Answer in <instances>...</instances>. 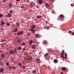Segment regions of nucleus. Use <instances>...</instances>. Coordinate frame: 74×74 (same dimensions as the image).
Returning a JSON list of instances; mask_svg holds the SVG:
<instances>
[{
	"instance_id": "obj_35",
	"label": "nucleus",
	"mask_w": 74,
	"mask_h": 74,
	"mask_svg": "<svg viewBox=\"0 0 74 74\" xmlns=\"http://www.w3.org/2000/svg\"><path fill=\"white\" fill-rule=\"evenodd\" d=\"M46 28L47 29V30H48L49 29V27H47V28Z\"/></svg>"
},
{
	"instance_id": "obj_6",
	"label": "nucleus",
	"mask_w": 74,
	"mask_h": 74,
	"mask_svg": "<svg viewBox=\"0 0 74 74\" xmlns=\"http://www.w3.org/2000/svg\"><path fill=\"white\" fill-rule=\"evenodd\" d=\"M30 30L32 32V33H33V32H35V30H34V29L32 28H31Z\"/></svg>"
},
{
	"instance_id": "obj_25",
	"label": "nucleus",
	"mask_w": 74,
	"mask_h": 74,
	"mask_svg": "<svg viewBox=\"0 0 74 74\" xmlns=\"http://www.w3.org/2000/svg\"><path fill=\"white\" fill-rule=\"evenodd\" d=\"M20 34H22V33H23V31H21L20 33Z\"/></svg>"
},
{
	"instance_id": "obj_24",
	"label": "nucleus",
	"mask_w": 74,
	"mask_h": 74,
	"mask_svg": "<svg viewBox=\"0 0 74 74\" xmlns=\"http://www.w3.org/2000/svg\"><path fill=\"white\" fill-rule=\"evenodd\" d=\"M7 26H9L10 25V24L9 23H7Z\"/></svg>"
},
{
	"instance_id": "obj_10",
	"label": "nucleus",
	"mask_w": 74,
	"mask_h": 74,
	"mask_svg": "<svg viewBox=\"0 0 74 74\" xmlns=\"http://www.w3.org/2000/svg\"><path fill=\"white\" fill-rule=\"evenodd\" d=\"M27 36H28V37H29V36H31V34L30 33V32H28V33H27Z\"/></svg>"
},
{
	"instance_id": "obj_41",
	"label": "nucleus",
	"mask_w": 74,
	"mask_h": 74,
	"mask_svg": "<svg viewBox=\"0 0 74 74\" xmlns=\"http://www.w3.org/2000/svg\"><path fill=\"white\" fill-rule=\"evenodd\" d=\"M10 13H12V11H11L10 12Z\"/></svg>"
},
{
	"instance_id": "obj_53",
	"label": "nucleus",
	"mask_w": 74,
	"mask_h": 74,
	"mask_svg": "<svg viewBox=\"0 0 74 74\" xmlns=\"http://www.w3.org/2000/svg\"><path fill=\"white\" fill-rule=\"evenodd\" d=\"M33 52H34V51L33 50Z\"/></svg>"
},
{
	"instance_id": "obj_37",
	"label": "nucleus",
	"mask_w": 74,
	"mask_h": 74,
	"mask_svg": "<svg viewBox=\"0 0 74 74\" xmlns=\"http://www.w3.org/2000/svg\"><path fill=\"white\" fill-rule=\"evenodd\" d=\"M1 30H3V27H1Z\"/></svg>"
},
{
	"instance_id": "obj_26",
	"label": "nucleus",
	"mask_w": 74,
	"mask_h": 74,
	"mask_svg": "<svg viewBox=\"0 0 74 74\" xmlns=\"http://www.w3.org/2000/svg\"><path fill=\"white\" fill-rule=\"evenodd\" d=\"M25 55H28V53H25Z\"/></svg>"
},
{
	"instance_id": "obj_13",
	"label": "nucleus",
	"mask_w": 74,
	"mask_h": 74,
	"mask_svg": "<svg viewBox=\"0 0 74 74\" xmlns=\"http://www.w3.org/2000/svg\"><path fill=\"white\" fill-rule=\"evenodd\" d=\"M17 49H18V51H19V50H20V49H22V47H18Z\"/></svg>"
},
{
	"instance_id": "obj_9",
	"label": "nucleus",
	"mask_w": 74,
	"mask_h": 74,
	"mask_svg": "<svg viewBox=\"0 0 74 74\" xmlns=\"http://www.w3.org/2000/svg\"><path fill=\"white\" fill-rule=\"evenodd\" d=\"M17 30L18 29H17V28L16 27L15 28V29L14 30V32H16Z\"/></svg>"
},
{
	"instance_id": "obj_22",
	"label": "nucleus",
	"mask_w": 74,
	"mask_h": 74,
	"mask_svg": "<svg viewBox=\"0 0 74 74\" xmlns=\"http://www.w3.org/2000/svg\"><path fill=\"white\" fill-rule=\"evenodd\" d=\"M3 16V14H0V18H1L2 16Z\"/></svg>"
},
{
	"instance_id": "obj_16",
	"label": "nucleus",
	"mask_w": 74,
	"mask_h": 74,
	"mask_svg": "<svg viewBox=\"0 0 74 74\" xmlns=\"http://www.w3.org/2000/svg\"><path fill=\"white\" fill-rule=\"evenodd\" d=\"M20 24V23H19L17 22L16 23L17 26H18L19 27V24Z\"/></svg>"
},
{
	"instance_id": "obj_40",
	"label": "nucleus",
	"mask_w": 74,
	"mask_h": 74,
	"mask_svg": "<svg viewBox=\"0 0 74 74\" xmlns=\"http://www.w3.org/2000/svg\"><path fill=\"white\" fill-rule=\"evenodd\" d=\"M65 56H67V54H65Z\"/></svg>"
},
{
	"instance_id": "obj_17",
	"label": "nucleus",
	"mask_w": 74,
	"mask_h": 74,
	"mask_svg": "<svg viewBox=\"0 0 74 74\" xmlns=\"http://www.w3.org/2000/svg\"><path fill=\"white\" fill-rule=\"evenodd\" d=\"M35 37H36L37 38H38V34H35Z\"/></svg>"
},
{
	"instance_id": "obj_19",
	"label": "nucleus",
	"mask_w": 74,
	"mask_h": 74,
	"mask_svg": "<svg viewBox=\"0 0 74 74\" xmlns=\"http://www.w3.org/2000/svg\"><path fill=\"white\" fill-rule=\"evenodd\" d=\"M26 45V44L24 42H23L22 44V46H24V45Z\"/></svg>"
},
{
	"instance_id": "obj_8",
	"label": "nucleus",
	"mask_w": 74,
	"mask_h": 74,
	"mask_svg": "<svg viewBox=\"0 0 74 74\" xmlns=\"http://www.w3.org/2000/svg\"><path fill=\"white\" fill-rule=\"evenodd\" d=\"M60 16L61 18H64V16L62 14L60 15Z\"/></svg>"
},
{
	"instance_id": "obj_15",
	"label": "nucleus",
	"mask_w": 74,
	"mask_h": 74,
	"mask_svg": "<svg viewBox=\"0 0 74 74\" xmlns=\"http://www.w3.org/2000/svg\"><path fill=\"white\" fill-rule=\"evenodd\" d=\"M29 43L30 44L32 45V44H33V41L31 40L29 42Z\"/></svg>"
},
{
	"instance_id": "obj_42",
	"label": "nucleus",
	"mask_w": 74,
	"mask_h": 74,
	"mask_svg": "<svg viewBox=\"0 0 74 74\" xmlns=\"http://www.w3.org/2000/svg\"><path fill=\"white\" fill-rule=\"evenodd\" d=\"M5 41V39H3V41L4 42V41Z\"/></svg>"
},
{
	"instance_id": "obj_52",
	"label": "nucleus",
	"mask_w": 74,
	"mask_h": 74,
	"mask_svg": "<svg viewBox=\"0 0 74 74\" xmlns=\"http://www.w3.org/2000/svg\"><path fill=\"white\" fill-rule=\"evenodd\" d=\"M30 17H28V18H29Z\"/></svg>"
},
{
	"instance_id": "obj_12",
	"label": "nucleus",
	"mask_w": 74,
	"mask_h": 74,
	"mask_svg": "<svg viewBox=\"0 0 74 74\" xmlns=\"http://www.w3.org/2000/svg\"><path fill=\"white\" fill-rule=\"evenodd\" d=\"M33 49H35L36 48V46L34 45H32V46L31 47Z\"/></svg>"
},
{
	"instance_id": "obj_32",
	"label": "nucleus",
	"mask_w": 74,
	"mask_h": 74,
	"mask_svg": "<svg viewBox=\"0 0 74 74\" xmlns=\"http://www.w3.org/2000/svg\"><path fill=\"white\" fill-rule=\"evenodd\" d=\"M46 23H49L48 21H46Z\"/></svg>"
},
{
	"instance_id": "obj_48",
	"label": "nucleus",
	"mask_w": 74,
	"mask_h": 74,
	"mask_svg": "<svg viewBox=\"0 0 74 74\" xmlns=\"http://www.w3.org/2000/svg\"><path fill=\"white\" fill-rule=\"evenodd\" d=\"M41 53V52H40V53H39V55Z\"/></svg>"
},
{
	"instance_id": "obj_3",
	"label": "nucleus",
	"mask_w": 74,
	"mask_h": 74,
	"mask_svg": "<svg viewBox=\"0 0 74 74\" xmlns=\"http://www.w3.org/2000/svg\"><path fill=\"white\" fill-rule=\"evenodd\" d=\"M38 3L41 5L42 3H43V2H42V0H39L38 1Z\"/></svg>"
},
{
	"instance_id": "obj_46",
	"label": "nucleus",
	"mask_w": 74,
	"mask_h": 74,
	"mask_svg": "<svg viewBox=\"0 0 74 74\" xmlns=\"http://www.w3.org/2000/svg\"><path fill=\"white\" fill-rule=\"evenodd\" d=\"M30 11H31V12H32V10H30Z\"/></svg>"
},
{
	"instance_id": "obj_31",
	"label": "nucleus",
	"mask_w": 74,
	"mask_h": 74,
	"mask_svg": "<svg viewBox=\"0 0 74 74\" xmlns=\"http://www.w3.org/2000/svg\"><path fill=\"white\" fill-rule=\"evenodd\" d=\"M55 11H53V12H52V14H54V13H55Z\"/></svg>"
},
{
	"instance_id": "obj_38",
	"label": "nucleus",
	"mask_w": 74,
	"mask_h": 74,
	"mask_svg": "<svg viewBox=\"0 0 74 74\" xmlns=\"http://www.w3.org/2000/svg\"><path fill=\"white\" fill-rule=\"evenodd\" d=\"M73 35V36H74V32H73L72 33Z\"/></svg>"
},
{
	"instance_id": "obj_36",
	"label": "nucleus",
	"mask_w": 74,
	"mask_h": 74,
	"mask_svg": "<svg viewBox=\"0 0 74 74\" xmlns=\"http://www.w3.org/2000/svg\"><path fill=\"white\" fill-rule=\"evenodd\" d=\"M71 6L72 7H73V5L72 4H71Z\"/></svg>"
},
{
	"instance_id": "obj_34",
	"label": "nucleus",
	"mask_w": 74,
	"mask_h": 74,
	"mask_svg": "<svg viewBox=\"0 0 74 74\" xmlns=\"http://www.w3.org/2000/svg\"><path fill=\"white\" fill-rule=\"evenodd\" d=\"M23 51H25V48H23Z\"/></svg>"
},
{
	"instance_id": "obj_33",
	"label": "nucleus",
	"mask_w": 74,
	"mask_h": 74,
	"mask_svg": "<svg viewBox=\"0 0 74 74\" xmlns=\"http://www.w3.org/2000/svg\"><path fill=\"white\" fill-rule=\"evenodd\" d=\"M21 8H24V7L23 6H21Z\"/></svg>"
},
{
	"instance_id": "obj_27",
	"label": "nucleus",
	"mask_w": 74,
	"mask_h": 74,
	"mask_svg": "<svg viewBox=\"0 0 74 74\" xmlns=\"http://www.w3.org/2000/svg\"><path fill=\"white\" fill-rule=\"evenodd\" d=\"M5 55H8V52H6L5 53Z\"/></svg>"
},
{
	"instance_id": "obj_7",
	"label": "nucleus",
	"mask_w": 74,
	"mask_h": 74,
	"mask_svg": "<svg viewBox=\"0 0 74 74\" xmlns=\"http://www.w3.org/2000/svg\"><path fill=\"white\" fill-rule=\"evenodd\" d=\"M64 53V50L62 51V54H61L60 56H63V54Z\"/></svg>"
},
{
	"instance_id": "obj_5",
	"label": "nucleus",
	"mask_w": 74,
	"mask_h": 74,
	"mask_svg": "<svg viewBox=\"0 0 74 74\" xmlns=\"http://www.w3.org/2000/svg\"><path fill=\"white\" fill-rule=\"evenodd\" d=\"M8 16L9 18H11V16H12V14H11L9 13L8 14Z\"/></svg>"
},
{
	"instance_id": "obj_20",
	"label": "nucleus",
	"mask_w": 74,
	"mask_h": 74,
	"mask_svg": "<svg viewBox=\"0 0 74 74\" xmlns=\"http://www.w3.org/2000/svg\"><path fill=\"white\" fill-rule=\"evenodd\" d=\"M1 23L2 25H4V22H3V21H2L1 22Z\"/></svg>"
},
{
	"instance_id": "obj_50",
	"label": "nucleus",
	"mask_w": 74,
	"mask_h": 74,
	"mask_svg": "<svg viewBox=\"0 0 74 74\" xmlns=\"http://www.w3.org/2000/svg\"><path fill=\"white\" fill-rule=\"evenodd\" d=\"M45 29H46V27H45Z\"/></svg>"
},
{
	"instance_id": "obj_1",
	"label": "nucleus",
	"mask_w": 74,
	"mask_h": 74,
	"mask_svg": "<svg viewBox=\"0 0 74 74\" xmlns=\"http://www.w3.org/2000/svg\"><path fill=\"white\" fill-rule=\"evenodd\" d=\"M32 28V29H35L36 27V25H34L31 26Z\"/></svg>"
},
{
	"instance_id": "obj_43",
	"label": "nucleus",
	"mask_w": 74,
	"mask_h": 74,
	"mask_svg": "<svg viewBox=\"0 0 74 74\" xmlns=\"http://www.w3.org/2000/svg\"><path fill=\"white\" fill-rule=\"evenodd\" d=\"M9 7H10V8H12V7H11L10 6H9Z\"/></svg>"
},
{
	"instance_id": "obj_47",
	"label": "nucleus",
	"mask_w": 74,
	"mask_h": 74,
	"mask_svg": "<svg viewBox=\"0 0 74 74\" xmlns=\"http://www.w3.org/2000/svg\"><path fill=\"white\" fill-rule=\"evenodd\" d=\"M4 54H3V55H1V56H4Z\"/></svg>"
},
{
	"instance_id": "obj_21",
	"label": "nucleus",
	"mask_w": 74,
	"mask_h": 74,
	"mask_svg": "<svg viewBox=\"0 0 74 74\" xmlns=\"http://www.w3.org/2000/svg\"><path fill=\"white\" fill-rule=\"evenodd\" d=\"M18 34H17V35L18 36H19V35H20V32H18V33H17Z\"/></svg>"
},
{
	"instance_id": "obj_29",
	"label": "nucleus",
	"mask_w": 74,
	"mask_h": 74,
	"mask_svg": "<svg viewBox=\"0 0 74 74\" xmlns=\"http://www.w3.org/2000/svg\"><path fill=\"white\" fill-rule=\"evenodd\" d=\"M48 55V53H47L45 54V56H47V55Z\"/></svg>"
},
{
	"instance_id": "obj_54",
	"label": "nucleus",
	"mask_w": 74,
	"mask_h": 74,
	"mask_svg": "<svg viewBox=\"0 0 74 74\" xmlns=\"http://www.w3.org/2000/svg\"><path fill=\"white\" fill-rule=\"evenodd\" d=\"M3 2H5V1H3Z\"/></svg>"
},
{
	"instance_id": "obj_44",
	"label": "nucleus",
	"mask_w": 74,
	"mask_h": 74,
	"mask_svg": "<svg viewBox=\"0 0 74 74\" xmlns=\"http://www.w3.org/2000/svg\"><path fill=\"white\" fill-rule=\"evenodd\" d=\"M37 8H39V7L38 6H37Z\"/></svg>"
},
{
	"instance_id": "obj_49",
	"label": "nucleus",
	"mask_w": 74,
	"mask_h": 74,
	"mask_svg": "<svg viewBox=\"0 0 74 74\" xmlns=\"http://www.w3.org/2000/svg\"><path fill=\"white\" fill-rule=\"evenodd\" d=\"M50 0V1H53V0Z\"/></svg>"
},
{
	"instance_id": "obj_51",
	"label": "nucleus",
	"mask_w": 74,
	"mask_h": 74,
	"mask_svg": "<svg viewBox=\"0 0 74 74\" xmlns=\"http://www.w3.org/2000/svg\"><path fill=\"white\" fill-rule=\"evenodd\" d=\"M34 41H35V40L34 39Z\"/></svg>"
},
{
	"instance_id": "obj_55",
	"label": "nucleus",
	"mask_w": 74,
	"mask_h": 74,
	"mask_svg": "<svg viewBox=\"0 0 74 74\" xmlns=\"http://www.w3.org/2000/svg\"><path fill=\"white\" fill-rule=\"evenodd\" d=\"M16 39H18V38H16Z\"/></svg>"
},
{
	"instance_id": "obj_45",
	"label": "nucleus",
	"mask_w": 74,
	"mask_h": 74,
	"mask_svg": "<svg viewBox=\"0 0 74 74\" xmlns=\"http://www.w3.org/2000/svg\"><path fill=\"white\" fill-rule=\"evenodd\" d=\"M3 41L2 40H1V42H3Z\"/></svg>"
},
{
	"instance_id": "obj_28",
	"label": "nucleus",
	"mask_w": 74,
	"mask_h": 74,
	"mask_svg": "<svg viewBox=\"0 0 74 74\" xmlns=\"http://www.w3.org/2000/svg\"><path fill=\"white\" fill-rule=\"evenodd\" d=\"M68 33H72V31H69Z\"/></svg>"
},
{
	"instance_id": "obj_18",
	"label": "nucleus",
	"mask_w": 74,
	"mask_h": 74,
	"mask_svg": "<svg viewBox=\"0 0 74 74\" xmlns=\"http://www.w3.org/2000/svg\"><path fill=\"white\" fill-rule=\"evenodd\" d=\"M36 18H41V16H36Z\"/></svg>"
},
{
	"instance_id": "obj_11",
	"label": "nucleus",
	"mask_w": 74,
	"mask_h": 74,
	"mask_svg": "<svg viewBox=\"0 0 74 74\" xmlns=\"http://www.w3.org/2000/svg\"><path fill=\"white\" fill-rule=\"evenodd\" d=\"M17 51H18L17 49L15 48L14 49V52L15 53H16V52H17Z\"/></svg>"
},
{
	"instance_id": "obj_39",
	"label": "nucleus",
	"mask_w": 74,
	"mask_h": 74,
	"mask_svg": "<svg viewBox=\"0 0 74 74\" xmlns=\"http://www.w3.org/2000/svg\"><path fill=\"white\" fill-rule=\"evenodd\" d=\"M17 1H20V0H16Z\"/></svg>"
},
{
	"instance_id": "obj_2",
	"label": "nucleus",
	"mask_w": 74,
	"mask_h": 74,
	"mask_svg": "<svg viewBox=\"0 0 74 74\" xmlns=\"http://www.w3.org/2000/svg\"><path fill=\"white\" fill-rule=\"evenodd\" d=\"M45 5L47 7H51V5L49 3H46Z\"/></svg>"
},
{
	"instance_id": "obj_56",
	"label": "nucleus",
	"mask_w": 74,
	"mask_h": 74,
	"mask_svg": "<svg viewBox=\"0 0 74 74\" xmlns=\"http://www.w3.org/2000/svg\"><path fill=\"white\" fill-rule=\"evenodd\" d=\"M21 27H22V26H21Z\"/></svg>"
},
{
	"instance_id": "obj_23",
	"label": "nucleus",
	"mask_w": 74,
	"mask_h": 74,
	"mask_svg": "<svg viewBox=\"0 0 74 74\" xmlns=\"http://www.w3.org/2000/svg\"><path fill=\"white\" fill-rule=\"evenodd\" d=\"M9 5L10 6H12V3H10L9 4Z\"/></svg>"
},
{
	"instance_id": "obj_30",
	"label": "nucleus",
	"mask_w": 74,
	"mask_h": 74,
	"mask_svg": "<svg viewBox=\"0 0 74 74\" xmlns=\"http://www.w3.org/2000/svg\"><path fill=\"white\" fill-rule=\"evenodd\" d=\"M17 42H20V39H18V40L17 41Z\"/></svg>"
},
{
	"instance_id": "obj_14",
	"label": "nucleus",
	"mask_w": 74,
	"mask_h": 74,
	"mask_svg": "<svg viewBox=\"0 0 74 74\" xmlns=\"http://www.w3.org/2000/svg\"><path fill=\"white\" fill-rule=\"evenodd\" d=\"M47 41L45 40L43 41V44H45L47 43Z\"/></svg>"
},
{
	"instance_id": "obj_4",
	"label": "nucleus",
	"mask_w": 74,
	"mask_h": 74,
	"mask_svg": "<svg viewBox=\"0 0 74 74\" xmlns=\"http://www.w3.org/2000/svg\"><path fill=\"white\" fill-rule=\"evenodd\" d=\"M14 53V51L12 50L10 51V54H13Z\"/></svg>"
}]
</instances>
